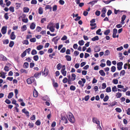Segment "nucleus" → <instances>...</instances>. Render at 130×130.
Listing matches in <instances>:
<instances>
[{
    "instance_id": "1",
    "label": "nucleus",
    "mask_w": 130,
    "mask_h": 130,
    "mask_svg": "<svg viewBox=\"0 0 130 130\" xmlns=\"http://www.w3.org/2000/svg\"><path fill=\"white\" fill-rule=\"evenodd\" d=\"M68 115L67 117L69 121L70 122H74L75 119L72 113L70 112L68 113Z\"/></svg>"
},
{
    "instance_id": "2",
    "label": "nucleus",
    "mask_w": 130,
    "mask_h": 130,
    "mask_svg": "<svg viewBox=\"0 0 130 130\" xmlns=\"http://www.w3.org/2000/svg\"><path fill=\"white\" fill-rule=\"evenodd\" d=\"M26 81L28 84H31L32 83L35 82H36L35 78L33 76L28 78L27 79Z\"/></svg>"
},
{
    "instance_id": "3",
    "label": "nucleus",
    "mask_w": 130,
    "mask_h": 130,
    "mask_svg": "<svg viewBox=\"0 0 130 130\" xmlns=\"http://www.w3.org/2000/svg\"><path fill=\"white\" fill-rule=\"evenodd\" d=\"M49 72V71L48 69L45 67L44 71L42 72V75L44 77H45L47 75Z\"/></svg>"
},
{
    "instance_id": "4",
    "label": "nucleus",
    "mask_w": 130,
    "mask_h": 130,
    "mask_svg": "<svg viewBox=\"0 0 130 130\" xmlns=\"http://www.w3.org/2000/svg\"><path fill=\"white\" fill-rule=\"evenodd\" d=\"M123 64V63L122 62H119L117 64V69L119 70H120L122 69V66Z\"/></svg>"
},
{
    "instance_id": "5",
    "label": "nucleus",
    "mask_w": 130,
    "mask_h": 130,
    "mask_svg": "<svg viewBox=\"0 0 130 130\" xmlns=\"http://www.w3.org/2000/svg\"><path fill=\"white\" fill-rule=\"evenodd\" d=\"M7 27L4 26L1 29V32L3 34H5L6 32Z\"/></svg>"
},
{
    "instance_id": "6",
    "label": "nucleus",
    "mask_w": 130,
    "mask_h": 130,
    "mask_svg": "<svg viewBox=\"0 0 130 130\" xmlns=\"http://www.w3.org/2000/svg\"><path fill=\"white\" fill-rule=\"evenodd\" d=\"M90 26H94L93 27H91L90 28L91 29L93 30L95 29L96 27V24L95 23H90Z\"/></svg>"
},
{
    "instance_id": "7",
    "label": "nucleus",
    "mask_w": 130,
    "mask_h": 130,
    "mask_svg": "<svg viewBox=\"0 0 130 130\" xmlns=\"http://www.w3.org/2000/svg\"><path fill=\"white\" fill-rule=\"evenodd\" d=\"M100 50V49L99 46H96L94 48V51L95 52H99Z\"/></svg>"
},
{
    "instance_id": "8",
    "label": "nucleus",
    "mask_w": 130,
    "mask_h": 130,
    "mask_svg": "<svg viewBox=\"0 0 130 130\" xmlns=\"http://www.w3.org/2000/svg\"><path fill=\"white\" fill-rule=\"evenodd\" d=\"M33 96L34 97H37L38 96V92L37 91L35 90L34 89L33 92Z\"/></svg>"
},
{
    "instance_id": "9",
    "label": "nucleus",
    "mask_w": 130,
    "mask_h": 130,
    "mask_svg": "<svg viewBox=\"0 0 130 130\" xmlns=\"http://www.w3.org/2000/svg\"><path fill=\"white\" fill-rule=\"evenodd\" d=\"M10 38L11 39L13 40L15 38V36L14 35V32H12L11 34L10 35Z\"/></svg>"
},
{
    "instance_id": "10",
    "label": "nucleus",
    "mask_w": 130,
    "mask_h": 130,
    "mask_svg": "<svg viewBox=\"0 0 130 130\" xmlns=\"http://www.w3.org/2000/svg\"><path fill=\"white\" fill-rule=\"evenodd\" d=\"M38 13L39 14H43V8L42 7H39L38 9Z\"/></svg>"
},
{
    "instance_id": "11",
    "label": "nucleus",
    "mask_w": 130,
    "mask_h": 130,
    "mask_svg": "<svg viewBox=\"0 0 130 130\" xmlns=\"http://www.w3.org/2000/svg\"><path fill=\"white\" fill-rule=\"evenodd\" d=\"M61 119L64 122H68L67 119L65 116L61 117Z\"/></svg>"
},
{
    "instance_id": "12",
    "label": "nucleus",
    "mask_w": 130,
    "mask_h": 130,
    "mask_svg": "<svg viewBox=\"0 0 130 130\" xmlns=\"http://www.w3.org/2000/svg\"><path fill=\"white\" fill-rule=\"evenodd\" d=\"M35 24L34 23H32L30 26V28L31 29H34L35 28Z\"/></svg>"
},
{
    "instance_id": "13",
    "label": "nucleus",
    "mask_w": 130,
    "mask_h": 130,
    "mask_svg": "<svg viewBox=\"0 0 130 130\" xmlns=\"http://www.w3.org/2000/svg\"><path fill=\"white\" fill-rule=\"evenodd\" d=\"M41 72H40L39 73H36L34 75L33 77L36 78H38L39 76L41 75Z\"/></svg>"
},
{
    "instance_id": "14",
    "label": "nucleus",
    "mask_w": 130,
    "mask_h": 130,
    "mask_svg": "<svg viewBox=\"0 0 130 130\" xmlns=\"http://www.w3.org/2000/svg\"><path fill=\"white\" fill-rule=\"evenodd\" d=\"M28 63L27 62H25L24 63L23 65V67L24 68L26 69L28 68Z\"/></svg>"
},
{
    "instance_id": "15",
    "label": "nucleus",
    "mask_w": 130,
    "mask_h": 130,
    "mask_svg": "<svg viewBox=\"0 0 130 130\" xmlns=\"http://www.w3.org/2000/svg\"><path fill=\"white\" fill-rule=\"evenodd\" d=\"M126 17V16L125 15H123L122 17L121 18V21L122 24H123L124 23V21L125 20Z\"/></svg>"
},
{
    "instance_id": "16",
    "label": "nucleus",
    "mask_w": 130,
    "mask_h": 130,
    "mask_svg": "<svg viewBox=\"0 0 130 130\" xmlns=\"http://www.w3.org/2000/svg\"><path fill=\"white\" fill-rule=\"evenodd\" d=\"M29 9L27 7H24L23 9V12H29Z\"/></svg>"
},
{
    "instance_id": "17",
    "label": "nucleus",
    "mask_w": 130,
    "mask_h": 130,
    "mask_svg": "<svg viewBox=\"0 0 130 130\" xmlns=\"http://www.w3.org/2000/svg\"><path fill=\"white\" fill-rule=\"evenodd\" d=\"M65 58L67 61H69L71 60V57L70 56L66 55L65 56Z\"/></svg>"
},
{
    "instance_id": "18",
    "label": "nucleus",
    "mask_w": 130,
    "mask_h": 130,
    "mask_svg": "<svg viewBox=\"0 0 130 130\" xmlns=\"http://www.w3.org/2000/svg\"><path fill=\"white\" fill-rule=\"evenodd\" d=\"M99 39V38L98 36H96L93 38H92L91 40L92 41H97Z\"/></svg>"
},
{
    "instance_id": "19",
    "label": "nucleus",
    "mask_w": 130,
    "mask_h": 130,
    "mask_svg": "<svg viewBox=\"0 0 130 130\" xmlns=\"http://www.w3.org/2000/svg\"><path fill=\"white\" fill-rule=\"evenodd\" d=\"M52 9V7L51 6L48 5H46V6L45 7V10L49 9H50V11H51Z\"/></svg>"
},
{
    "instance_id": "20",
    "label": "nucleus",
    "mask_w": 130,
    "mask_h": 130,
    "mask_svg": "<svg viewBox=\"0 0 130 130\" xmlns=\"http://www.w3.org/2000/svg\"><path fill=\"white\" fill-rule=\"evenodd\" d=\"M76 75L75 74L72 73L71 74V80L72 81H74L75 79Z\"/></svg>"
},
{
    "instance_id": "21",
    "label": "nucleus",
    "mask_w": 130,
    "mask_h": 130,
    "mask_svg": "<svg viewBox=\"0 0 130 130\" xmlns=\"http://www.w3.org/2000/svg\"><path fill=\"white\" fill-rule=\"evenodd\" d=\"M100 74L102 76H105V73L104 72L103 70H101L99 71Z\"/></svg>"
},
{
    "instance_id": "22",
    "label": "nucleus",
    "mask_w": 130,
    "mask_h": 130,
    "mask_svg": "<svg viewBox=\"0 0 130 130\" xmlns=\"http://www.w3.org/2000/svg\"><path fill=\"white\" fill-rule=\"evenodd\" d=\"M96 124H97V128L99 130H102V129L101 128L100 126V122H95Z\"/></svg>"
},
{
    "instance_id": "23",
    "label": "nucleus",
    "mask_w": 130,
    "mask_h": 130,
    "mask_svg": "<svg viewBox=\"0 0 130 130\" xmlns=\"http://www.w3.org/2000/svg\"><path fill=\"white\" fill-rule=\"evenodd\" d=\"M13 93L12 92H11L9 93L8 96V98L10 99L13 96Z\"/></svg>"
},
{
    "instance_id": "24",
    "label": "nucleus",
    "mask_w": 130,
    "mask_h": 130,
    "mask_svg": "<svg viewBox=\"0 0 130 130\" xmlns=\"http://www.w3.org/2000/svg\"><path fill=\"white\" fill-rule=\"evenodd\" d=\"M110 30L109 29H108L105 30L104 32V34L106 35H108L110 32Z\"/></svg>"
},
{
    "instance_id": "25",
    "label": "nucleus",
    "mask_w": 130,
    "mask_h": 130,
    "mask_svg": "<svg viewBox=\"0 0 130 130\" xmlns=\"http://www.w3.org/2000/svg\"><path fill=\"white\" fill-rule=\"evenodd\" d=\"M62 68V65L60 63H58L57 66V68L58 70H60Z\"/></svg>"
},
{
    "instance_id": "26",
    "label": "nucleus",
    "mask_w": 130,
    "mask_h": 130,
    "mask_svg": "<svg viewBox=\"0 0 130 130\" xmlns=\"http://www.w3.org/2000/svg\"><path fill=\"white\" fill-rule=\"evenodd\" d=\"M31 54L32 55H34L37 54V52L35 50L33 49L31 52Z\"/></svg>"
},
{
    "instance_id": "27",
    "label": "nucleus",
    "mask_w": 130,
    "mask_h": 130,
    "mask_svg": "<svg viewBox=\"0 0 130 130\" xmlns=\"http://www.w3.org/2000/svg\"><path fill=\"white\" fill-rule=\"evenodd\" d=\"M101 31V29H99L96 32V34L97 35H101L102 34V33H100Z\"/></svg>"
},
{
    "instance_id": "28",
    "label": "nucleus",
    "mask_w": 130,
    "mask_h": 130,
    "mask_svg": "<svg viewBox=\"0 0 130 130\" xmlns=\"http://www.w3.org/2000/svg\"><path fill=\"white\" fill-rule=\"evenodd\" d=\"M34 60L35 61H37L39 59V57L38 55H35L33 57Z\"/></svg>"
},
{
    "instance_id": "29",
    "label": "nucleus",
    "mask_w": 130,
    "mask_h": 130,
    "mask_svg": "<svg viewBox=\"0 0 130 130\" xmlns=\"http://www.w3.org/2000/svg\"><path fill=\"white\" fill-rule=\"evenodd\" d=\"M20 71L22 73H24L25 74L27 73V70L24 69H21L20 70Z\"/></svg>"
},
{
    "instance_id": "30",
    "label": "nucleus",
    "mask_w": 130,
    "mask_h": 130,
    "mask_svg": "<svg viewBox=\"0 0 130 130\" xmlns=\"http://www.w3.org/2000/svg\"><path fill=\"white\" fill-rule=\"evenodd\" d=\"M125 73V71L124 70H122L120 72L119 75L120 76L121 75L124 76Z\"/></svg>"
},
{
    "instance_id": "31",
    "label": "nucleus",
    "mask_w": 130,
    "mask_h": 130,
    "mask_svg": "<svg viewBox=\"0 0 130 130\" xmlns=\"http://www.w3.org/2000/svg\"><path fill=\"white\" fill-rule=\"evenodd\" d=\"M78 44L81 46L83 45L84 44V42L83 40H79L78 42Z\"/></svg>"
},
{
    "instance_id": "32",
    "label": "nucleus",
    "mask_w": 130,
    "mask_h": 130,
    "mask_svg": "<svg viewBox=\"0 0 130 130\" xmlns=\"http://www.w3.org/2000/svg\"><path fill=\"white\" fill-rule=\"evenodd\" d=\"M57 6L56 5H54L53 7V11H56L57 10Z\"/></svg>"
},
{
    "instance_id": "33",
    "label": "nucleus",
    "mask_w": 130,
    "mask_h": 130,
    "mask_svg": "<svg viewBox=\"0 0 130 130\" xmlns=\"http://www.w3.org/2000/svg\"><path fill=\"white\" fill-rule=\"evenodd\" d=\"M43 47V46L42 45H39L37 47V49L38 50H40L42 49Z\"/></svg>"
},
{
    "instance_id": "34",
    "label": "nucleus",
    "mask_w": 130,
    "mask_h": 130,
    "mask_svg": "<svg viewBox=\"0 0 130 130\" xmlns=\"http://www.w3.org/2000/svg\"><path fill=\"white\" fill-rule=\"evenodd\" d=\"M117 103L116 101H114L111 104H110V106H110L111 107H112L113 106H115L116 105Z\"/></svg>"
},
{
    "instance_id": "35",
    "label": "nucleus",
    "mask_w": 130,
    "mask_h": 130,
    "mask_svg": "<svg viewBox=\"0 0 130 130\" xmlns=\"http://www.w3.org/2000/svg\"><path fill=\"white\" fill-rule=\"evenodd\" d=\"M116 96L117 98H119L122 96L121 93L119 92L116 93Z\"/></svg>"
},
{
    "instance_id": "36",
    "label": "nucleus",
    "mask_w": 130,
    "mask_h": 130,
    "mask_svg": "<svg viewBox=\"0 0 130 130\" xmlns=\"http://www.w3.org/2000/svg\"><path fill=\"white\" fill-rule=\"evenodd\" d=\"M26 51H24L23 53H22L21 55V56L22 58H23L26 55Z\"/></svg>"
},
{
    "instance_id": "37",
    "label": "nucleus",
    "mask_w": 130,
    "mask_h": 130,
    "mask_svg": "<svg viewBox=\"0 0 130 130\" xmlns=\"http://www.w3.org/2000/svg\"><path fill=\"white\" fill-rule=\"evenodd\" d=\"M42 30V28L41 27L39 26H37L36 29V30L38 32H39L41 31Z\"/></svg>"
},
{
    "instance_id": "38",
    "label": "nucleus",
    "mask_w": 130,
    "mask_h": 130,
    "mask_svg": "<svg viewBox=\"0 0 130 130\" xmlns=\"http://www.w3.org/2000/svg\"><path fill=\"white\" fill-rule=\"evenodd\" d=\"M109 96L107 95L105 96V98L103 99V101L104 102L107 101L109 99Z\"/></svg>"
},
{
    "instance_id": "39",
    "label": "nucleus",
    "mask_w": 130,
    "mask_h": 130,
    "mask_svg": "<svg viewBox=\"0 0 130 130\" xmlns=\"http://www.w3.org/2000/svg\"><path fill=\"white\" fill-rule=\"evenodd\" d=\"M97 2V1H94L90 2L88 4H91L93 6L95 3H96Z\"/></svg>"
},
{
    "instance_id": "40",
    "label": "nucleus",
    "mask_w": 130,
    "mask_h": 130,
    "mask_svg": "<svg viewBox=\"0 0 130 130\" xmlns=\"http://www.w3.org/2000/svg\"><path fill=\"white\" fill-rule=\"evenodd\" d=\"M111 71L112 72H114L116 70V67L115 66H112L111 68Z\"/></svg>"
},
{
    "instance_id": "41",
    "label": "nucleus",
    "mask_w": 130,
    "mask_h": 130,
    "mask_svg": "<svg viewBox=\"0 0 130 130\" xmlns=\"http://www.w3.org/2000/svg\"><path fill=\"white\" fill-rule=\"evenodd\" d=\"M53 86L55 87H57L58 86V83L56 82L55 83L54 80L53 81Z\"/></svg>"
},
{
    "instance_id": "42",
    "label": "nucleus",
    "mask_w": 130,
    "mask_h": 130,
    "mask_svg": "<svg viewBox=\"0 0 130 130\" xmlns=\"http://www.w3.org/2000/svg\"><path fill=\"white\" fill-rule=\"evenodd\" d=\"M75 87L73 85H71L70 87V89L71 90L74 91L75 90Z\"/></svg>"
},
{
    "instance_id": "43",
    "label": "nucleus",
    "mask_w": 130,
    "mask_h": 130,
    "mask_svg": "<svg viewBox=\"0 0 130 130\" xmlns=\"http://www.w3.org/2000/svg\"><path fill=\"white\" fill-rule=\"evenodd\" d=\"M61 72L63 76H65L67 74V71H61Z\"/></svg>"
},
{
    "instance_id": "44",
    "label": "nucleus",
    "mask_w": 130,
    "mask_h": 130,
    "mask_svg": "<svg viewBox=\"0 0 130 130\" xmlns=\"http://www.w3.org/2000/svg\"><path fill=\"white\" fill-rule=\"evenodd\" d=\"M112 82L114 84H117L118 83V80L117 79H113L112 80Z\"/></svg>"
},
{
    "instance_id": "45",
    "label": "nucleus",
    "mask_w": 130,
    "mask_h": 130,
    "mask_svg": "<svg viewBox=\"0 0 130 130\" xmlns=\"http://www.w3.org/2000/svg\"><path fill=\"white\" fill-rule=\"evenodd\" d=\"M58 37V36L57 37L54 38L52 39V41L53 42H54V43L55 44H56L58 43V41L55 40V39L56 38H57Z\"/></svg>"
},
{
    "instance_id": "46",
    "label": "nucleus",
    "mask_w": 130,
    "mask_h": 130,
    "mask_svg": "<svg viewBox=\"0 0 130 130\" xmlns=\"http://www.w3.org/2000/svg\"><path fill=\"white\" fill-rule=\"evenodd\" d=\"M22 21L24 23H27L28 21V20L27 18H26V19L22 18Z\"/></svg>"
},
{
    "instance_id": "47",
    "label": "nucleus",
    "mask_w": 130,
    "mask_h": 130,
    "mask_svg": "<svg viewBox=\"0 0 130 130\" xmlns=\"http://www.w3.org/2000/svg\"><path fill=\"white\" fill-rule=\"evenodd\" d=\"M110 54V52L109 50H106L105 52V56H108Z\"/></svg>"
},
{
    "instance_id": "48",
    "label": "nucleus",
    "mask_w": 130,
    "mask_h": 130,
    "mask_svg": "<svg viewBox=\"0 0 130 130\" xmlns=\"http://www.w3.org/2000/svg\"><path fill=\"white\" fill-rule=\"evenodd\" d=\"M14 44V42L13 41H11L9 44V46L10 47H12Z\"/></svg>"
},
{
    "instance_id": "49",
    "label": "nucleus",
    "mask_w": 130,
    "mask_h": 130,
    "mask_svg": "<svg viewBox=\"0 0 130 130\" xmlns=\"http://www.w3.org/2000/svg\"><path fill=\"white\" fill-rule=\"evenodd\" d=\"M100 11L99 10H96L95 12V15L97 16H99L100 14Z\"/></svg>"
},
{
    "instance_id": "50",
    "label": "nucleus",
    "mask_w": 130,
    "mask_h": 130,
    "mask_svg": "<svg viewBox=\"0 0 130 130\" xmlns=\"http://www.w3.org/2000/svg\"><path fill=\"white\" fill-rule=\"evenodd\" d=\"M36 39L35 38H33L30 39V41L32 42H34L36 41Z\"/></svg>"
},
{
    "instance_id": "51",
    "label": "nucleus",
    "mask_w": 130,
    "mask_h": 130,
    "mask_svg": "<svg viewBox=\"0 0 130 130\" xmlns=\"http://www.w3.org/2000/svg\"><path fill=\"white\" fill-rule=\"evenodd\" d=\"M117 88L116 86H115L112 88V91H117Z\"/></svg>"
},
{
    "instance_id": "52",
    "label": "nucleus",
    "mask_w": 130,
    "mask_h": 130,
    "mask_svg": "<svg viewBox=\"0 0 130 130\" xmlns=\"http://www.w3.org/2000/svg\"><path fill=\"white\" fill-rule=\"evenodd\" d=\"M111 89L110 87H107L106 89V92H109L111 91Z\"/></svg>"
},
{
    "instance_id": "53",
    "label": "nucleus",
    "mask_w": 130,
    "mask_h": 130,
    "mask_svg": "<svg viewBox=\"0 0 130 130\" xmlns=\"http://www.w3.org/2000/svg\"><path fill=\"white\" fill-rule=\"evenodd\" d=\"M37 2L36 0H32L31 4H37Z\"/></svg>"
},
{
    "instance_id": "54",
    "label": "nucleus",
    "mask_w": 130,
    "mask_h": 130,
    "mask_svg": "<svg viewBox=\"0 0 130 130\" xmlns=\"http://www.w3.org/2000/svg\"><path fill=\"white\" fill-rule=\"evenodd\" d=\"M106 87V85L105 83H104L102 84V88L103 89H105Z\"/></svg>"
},
{
    "instance_id": "55",
    "label": "nucleus",
    "mask_w": 130,
    "mask_h": 130,
    "mask_svg": "<svg viewBox=\"0 0 130 130\" xmlns=\"http://www.w3.org/2000/svg\"><path fill=\"white\" fill-rule=\"evenodd\" d=\"M8 13H6L4 15V17L6 20H8L9 18V17L8 16Z\"/></svg>"
},
{
    "instance_id": "56",
    "label": "nucleus",
    "mask_w": 130,
    "mask_h": 130,
    "mask_svg": "<svg viewBox=\"0 0 130 130\" xmlns=\"http://www.w3.org/2000/svg\"><path fill=\"white\" fill-rule=\"evenodd\" d=\"M68 79L66 77H65L62 80V82L64 83H66L68 81Z\"/></svg>"
},
{
    "instance_id": "57",
    "label": "nucleus",
    "mask_w": 130,
    "mask_h": 130,
    "mask_svg": "<svg viewBox=\"0 0 130 130\" xmlns=\"http://www.w3.org/2000/svg\"><path fill=\"white\" fill-rule=\"evenodd\" d=\"M55 53L53 52L52 54H50L49 55V57L51 58V59H52L53 58V56H55Z\"/></svg>"
},
{
    "instance_id": "58",
    "label": "nucleus",
    "mask_w": 130,
    "mask_h": 130,
    "mask_svg": "<svg viewBox=\"0 0 130 130\" xmlns=\"http://www.w3.org/2000/svg\"><path fill=\"white\" fill-rule=\"evenodd\" d=\"M115 110H116V111L118 112H120L122 111L121 109L120 108H116Z\"/></svg>"
},
{
    "instance_id": "59",
    "label": "nucleus",
    "mask_w": 130,
    "mask_h": 130,
    "mask_svg": "<svg viewBox=\"0 0 130 130\" xmlns=\"http://www.w3.org/2000/svg\"><path fill=\"white\" fill-rule=\"evenodd\" d=\"M3 44H7L9 43V40L8 39H6L3 41Z\"/></svg>"
},
{
    "instance_id": "60",
    "label": "nucleus",
    "mask_w": 130,
    "mask_h": 130,
    "mask_svg": "<svg viewBox=\"0 0 130 130\" xmlns=\"http://www.w3.org/2000/svg\"><path fill=\"white\" fill-rule=\"evenodd\" d=\"M46 21V19L45 18H43L41 19V23H44V22Z\"/></svg>"
},
{
    "instance_id": "61",
    "label": "nucleus",
    "mask_w": 130,
    "mask_h": 130,
    "mask_svg": "<svg viewBox=\"0 0 130 130\" xmlns=\"http://www.w3.org/2000/svg\"><path fill=\"white\" fill-rule=\"evenodd\" d=\"M66 50V48L65 47H63L60 51V52L61 53H64L65 52Z\"/></svg>"
},
{
    "instance_id": "62",
    "label": "nucleus",
    "mask_w": 130,
    "mask_h": 130,
    "mask_svg": "<svg viewBox=\"0 0 130 130\" xmlns=\"http://www.w3.org/2000/svg\"><path fill=\"white\" fill-rule=\"evenodd\" d=\"M5 102L7 104H9L11 103V101L9 99H7L5 101Z\"/></svg>"
},
{
    "instance_id": "63",
    "label": "nucleus",
    "mask_w": 130,
    "mask_h": 130,
    "mask_svg": "<svg viewBox=\"0 0 130 130\" xmlns=\"http://www.w3.org/2000/svg\"><path fill=\"white\" fill-rule=\"evenodd\" d=\"M67 39V37L66 35H64L63 37L61 38V40L64 41L66 40Z\"/></svg>"
},
{
    "instance_id": "64",
    "label": "nucleus",
    "mask_w": 130,
    "mask_h": 130,
    "mask_svg": "<svg viewBox=\"0 0 130 130\" xmlns=\"http://www.w3.org/2000/svg\"><path fill=\"white\" fill-rule=\"evenodd\" d=\"M89 98V95H88L85 96L84 99L86 101H87L88 100Z\"/></svg>"
}]
</instances>
